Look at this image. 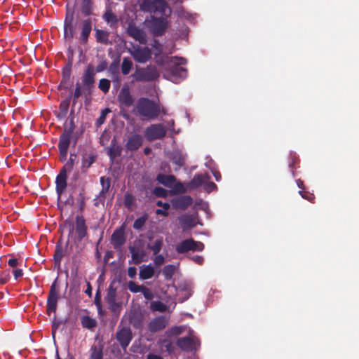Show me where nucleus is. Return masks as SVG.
<instances>
[{"mask_svg": "<svg viewBox=\"0 0 359 359\" xmlns=\"http://www.w3.org/2000/svg\"><path fill=\"white\" fill-rule=\"evenodd\" d=\"M136 109L138 115L147 120H155L161 113L159 105L147 97L138 100Z\"/></svg>", "mask_w": 359, "mask_h": 359, "instance_id": "nucleus-1", "label": "nucleus"}, {"mask_svg": "<svg viewBox=\"0 0 359 359\" xmlns=\"http://www.w3.org/2000/svg\"><path fill=\"white\" fill-rule=\"evenodd\" d=\"M142 11L150 13L167 15L166 11H168V15L171 13V10L168 6L165 0H143L140 4Z\"/></svg>", "mask_w": 359, "mask_h": 359, "instance_id": "nucleus-2", "label": "nucleus"}, {"mask_svg": "<svg viewBox=\"0 0 359 359\" xmlns=\"http://www.w3.org/2000/svg\"><path fill=\"white\" fill-rule=\"evenodd\" d=\"M144 24L149 29L154 36H159L165 34L167 29L168 21L162 17L151 16V20H146Z\"/></svg>", "mask_w": 359, "mask_h": 359, "instance_id": "nucleus-3", "label": "nucleus"}, {"mask_svg": "<svg viewBox=\"0 0 359 359\" xmlns=\"http://www.w3.org/2000/svg\"><path fill=\"white\" fill-rule=\"evenodd\" d=\"M132 76L137 82H151L159 77V73L155 67L137 68Z\"/></svg>", "mask_w": 359, "mask_h": 359, "instance_id": "nucleus-4", "label": "nucleus"}, {"mask_svg": "<svg viewBox=\"0 0 359 359\" xmlns=\"http://www.w3.org/2000/svg\"><path fill=\"white\" fill-rule=\"evenodd\" d=\"M172 65L170 69V74L176 79H184L187 76V69L182 65L187 64V60L184 57H174L171 58Z\"/></svg>", "mask_w": 359, "mask_h": 359, "instance_id": "nucleus-5", "label": "nucleus"}, {"mask_svg": "<svg viewBox=\"0 0 359 359\" xmlns=\"http://www.w3.org/2000/svg\"><path fill=\"white\" fill-rule=\"evenodd\" d=\"M204 249V244L200 241H196L193 238L182 241L176 245L175 250L179 254H184L189 251L201 252Z\"/></svg>", "mask_w": 359, "mask_h": 359, "instance_id": "nucleus-6", "label": "nucleus"}, {"mask_svg": "<svg viewBox=\"0 0 359 359\" xmlns=\"http://www.w3.org/2000/svg\"><path fill=\"white\" fill-rule=\"evenodd\" d=\"M62 237H60L59 241L57 242L53 256L55 266L58 268L60 266L61 261L64 255H70L73 252V245L70 244L69 239L66 242V248L65 250L62 248Z\"/></svg>", "mask_w": 359, "mask_h": 359, "instance_id": "nucleus-7", "label": "nucleus"}, {"mask_svg": "<svg viewBox=\"0 0 359 359\" xmlns=\"http://www.w3.org/2000/svg\"><path fill=\"white\" fill-rule=\"evenodd\" d=\"M167 129L161 123L151 124L144 131V135L147 140L154 141L161 140L166 136Z\"/></svg>", "mask_w": 359, "mask_h": 359, "instance_id": "nucleus-8", "label": "nucleus"}, {"mask_svg": "<svg viewBox=\"0 0 359 359\" xmlns=\"http://www.w3.org/2000/svg\"><path fill=\"white\" fill-rule=\"evenodd\" d=\"M129 51L134 60L138 62L144 63L151 58V50L149 46H130Z\"/></svg>", "mask_w": 359, "mask_h": 359, "instance_id": "nucleus-9", "label": "nucleus"}, {"mask_svg": "<svg viewBox=\"0 0 359 359\" xmlns=\"http://www.w3.org/2000/svg\"><path fill=\"white\" fill-rule=\"evenodd\" d=\"M57 278L50 285L49 294L47 298L46 311L48 315L52 312L55 313L57 309V304L59 299V293L57 290Z\"/></svg>", "mask_w": 359, "mask_h": 359, "instance_id": "nucleus-10", "label": "nucleus"}, {"mask_svg": "<svg viewBox=\"0 0 359 359\" xmlns=\"http://www.w3.org/2000/svg\"><path fill=\"white\" fill-rule=\"evenodd\" d=\"M133 333L129 327H118L116 339L123 350H126L133 339Z\"/></svg>", "mask_w": 359, "mask_h": 359, "instance_id": "nucleus-11", "label": "nucleus"}, {"mask_svg": "<svg viewBox=\"0 0 359 359\" xmlns=\"http://www.w3.org/2000/svg\"><path fill=\"white\" fill-rule=\"evenodd\" d=\"M128 248L131 254V260L129 261V264L137 265L145 260L147 252L142 245L134 244L130 245Z\"/></svg>", "mask_w": 359, "mask_h": 359, "instance_id": "nucleus-12", "label": "nucleus"}, {"mask_svg": "<svg viewBox=\"0 0 359 359\" xmlns=\"http://www.w3.org/2000/svg\"><path fill=\"white\" fill-rule=\"evenodd\" d=\"M193 198L189 195H182L175 197L170 200L173 209L185 210L193 203Z\"/></svg>", "mask_w": 359, "mask_h": 359, "instance_id": "nucleus-13", "label": "nucleus"}, {"mask_svg": "<svg viewBox=\"0 0 359 359\" xmlns=\"http://www.w3.org/2000/svg\"><path fill=\"white\" fill-rule=\"evenodd\" d=\"M128 34L137 41L140 43L144 44L147 42V34L143 29L137 27L135 23H129L127 28Z\"/></svg>", "mask_w": 359, "mask_h": 359, "instance_id": "nucleus-14", "label": "nucleus"}, {"mask_svg": "<svg viewBox=\"0 0 359 359\" xmlns=\"http://www.w3.org/2000/svg\"><path fill=\"white\" fill-rule=\"evenodd\" d=\"M67 14L64 22V36L66 40H70L74 36L75 26L73 23L74 12H69L67 10Z\"/></svg>", "mask_w": 359, "mask_h": 359, "instance_id": "nucleus-15", "label": "nucleus"}, {"mask_svg": "<svg viewBox=\"0 0 359 359\" xmlns=\"http://www.w3.org/2000/svg\"><path fill=\"white\" fill-rule=\"evenodd\" d=\"M177 346L182 351L190 352L192 351L196 345H200V341L198 339H194L190 337H184L179 338L177 340Z\"/></svg>", "mask_w": 359, "mask_h": 359, "instance_id": "nucleus-16", "label": "nucleus"}, {"mask_svg": "<svg viewBox=\"0 0 359 359\" xmlns=\"http://www.w3.org/2000/svg\"><path fill=\"white\" fill-rule=\"evenodd\" d=\"M67 172H66L65 169H61L59 174L56 177L55 191L58 197L61 196L67 188Z\"/></svg>", "mask_w": 359, "mask_h": 359, "instance_id": "nucleus-17", "label": "nucleus"}, {"mask_svg": "<svg viewBox=\"0 0 359 359\" xmlns=\"http://www.w3.org/2000/svg\"><path fill=\"white\" fill-rule=\"evenodd\" d=\"M116 289L114 287L113 283H111L107 289L105 300L109 305V309L112 312H116L119 308V304L116 302Z\"/></svg>", "mask_w": 359, "mask_h": 359, "instance_id": "nucleus-18", "label": "nucleus"}, {"mask_svg": "<svg viewBox=\"0 0 359 359\" xmlns=\"http://www.w3.org/2000/svg\"><path fill=\"white\" fill-rule=\"evenodd\" d=\"M118 99L120 104L125 107H130L134 103V98L133 97L128 86H125L121 90L118 95Z\"/></svg>", "mask_w": 359, "mask_h": 359, "instance_id": "nucleus-19", "label": "nucleus"}, {"mask_svg": "<svg viewBox=\"0 0 359 359\" xmlns=\"http://www.w3.org/2000/svg\"><path fill=\"white\" fill-rule=\"evenodd\" d=\"M143 137L139 134L130 135L126 144V148L128 151H135L137 150L143 143Z\"/></svg>", "mask_w": 359, "mask_h": 359, "instance_id": "nucleus-20", "label": "nucleus"}, {"mask_svg": "<svg viewBox=\"0 0 359 359\" xmlns=\"http://www.w3.org/2000/svg\"><path fill=\"white\" fill-rule=\"evenodd\" d=\"M168 320L165 316H161L150 321L148 325L149 330L151 332L161 331L166 327Z\"/></svg>", "mask_w": 359, "mask_h": 359, "instance_id": "nucleus-21", "label": "nucleus"}, {"mask_svg": "<svg viewBox=\"0 0 359 359\" xmlns=\"http://www.w3.org/2000/svg\"><path fill=\"white\" fill-rule=\"evenodd\" d=\"M76 233L77 234V240L80 242L84 237L87 236V226L86 221L83 216L77 215L76 217Z\"/></svg>", "mask_w": 359, "mask_h": 359, "instance_id": "nucleus-22", "label": "nucleus"}, {"mask_svg": "<svg viewBox=\"0 0 359 359\" xmlns=\"http://www.w3.org/2000/svg\"><path fill=\"white\" fill-rule=\"evenodd\" d=\"M111 244L114 249L120 248L126 242V236L123 227L116 229L111 235Z\"/></svg>", "mask_w": 359, "mask_h": 359, "instance_id": "nucleus-23", "label": "nucleus"}, {"mask_svg": "<svg viewBox=\"0 0 359 359\" xmlns=\"http://www.w3.org/2000/svg\"><path fill=\"white\" fill-rule=\"evenodd\" d=\"M95 70L93 65H89L82 77V81L84 85V86L88 89L90 90L91 88H93L94 83H95Z\"/></svg>", "mask_w": 359, "mask_h": 359, "instance_id": "nucleus-24", "label": "nucleus"}, {"mask_svg": "<svg viewBox=\"0 0 359 359\" xmlns=\"http://www.w3.org/2000/svg\"><path fill=\"white\" fill-rule=\"evenodd\" d=\"M210 177L208 173L196 174L193 179L189 182L188 187L191 189H197L201 186H203L204 183L209 180Z\"/></svg>", "mask_w": 359, "mask_h": 359, "instance_id": "nucleus-25", "label": "nucleus"}, {"mask_svg": "<svg viewBox=\"0 0 359 359\" xmlns=\"http://www.w3.org/2000/svg\"><path fill=\"white\" fill-rule=\"evenodd\" d=\"M121 147L118 144L116 140L114 138L107 148V154L110 160L114 161L116 158L121 156Z\"/></svg>", "mask_w": 359, "mask_h": 359, "instance_id": "nucleus-26", "label": "nucleus"}, {"mask_svg": "<svg viewBox=\"0 0 359 359\" xmlns=\"http://www.w3.org/2000/svg\"><path fill=\"white\" fill-rule=\"evenodd\" d=\"M100 184L102 189L99 193L98 198L100 201H104L106 198V194L109 191L111 187V180L108 177L102 176L100 177Z\"/></svg>", "mask_w": 359, "mask_h": 359, "instance_id": "nucleus-27", "label": "nucleus"}, {"mask_svg": "<svg viewBox=\"0 0 359 359\" xmlns=\"http://www.w3.org/2000/svg\"><path fill=\"white\" fill-rule=\"evenodd\" d=\"M70 140H65V139H62V138H60L59 139V142H58V149H59V151H60V158H61V161H65L66 160V158H67V152H68V148L69 147V144H70Z\"/></svg>", "mask_w": 359, "mask_h": 359, "instance_id": "nucleus-28", "label": "nucleus"}, {"mask_svg": "<svg viewBox=\"0 0 359 359\" xmlns=\"http://www.w3.org/2000/svg\"><path fill=\"white\" fill-rule=\"evenodd\" d=\"M154 272V268L151 266V264L142 265L140 270V278L142 280L149 279L153 277Z\"/></svg>", "mask_w": 359, "mask_h": 359, "instance_id": "nucleus-29", "label": "nucleus"}, {"mask_svg": "<svg viewBox=\"0 0 359 359\" xmlns=\"http://www.w3.org/2000/svg\"><path fill=\"white\" fill-rule=\"evenodd\" d=\"M156 180L159 183L168 187H172V184L177 180L174 175L164 174H158L156 177Z\"/></svg>", "mask_w": 359, "mask_h": 359, "instance_id": "nucleus-30", "label": "nucleus"}, {"mask_svg": "<svg viewBox=\"0 0 359 359\" xmlns=\"http://www.w3.org/2000/svg\"><path fill=\"white\" fill-rule=\"evenodd\" d=\"M74 129H75V124H74V118L73 116L69 120V127H67L66 126H65L64 130H63L62 133L60 135V138H62V139H65V140H68L71 141V137L72 136Z\"/></svg>", "mask_w": 359, "mask_h": 359, "instance_id": "nucleus-31", "label": "nucleus"}, {"mask_svg": "<svg viewBox=\"0 0 359 359\" xmlns=\"http://www.w3.org/2000/svg\"><path fill=\"white\" fill-rule=\"evenodd\" d=\"M171 160L177 165L175 170H178L184 165L185 156L180 151H175L172 154Z\"/></svg>", "mask_w": 359, "mask_h": 359, "instance_id": "nucleus-32", "label": "nucleus"}, {"mask_svg": "<svg viewBox=\"0 0 359 359\" xmlns=\"http://www.w3.org/2000/svg\"><path fill=\"white\" fill-rule=\"evenodd\" d=\"M91 21L89 19L83 20L82 22V30L81 34V39L83 43L87 41L88 36L91 32Z\"/></svg>", "mask_w": 359, "mask_h": 359, "instance_id": "nucleus-33", "label": "nucleus"}, {"mask_svg": "<svg viewBox=\"0 0 359 359\" xmlns=\"http://www.w3.org/2000/svg\"><path fill=\"white\" fill-rule=\"evenodd\" d=\"M71 97V96H69L68 97H67L65 100L60 102L59 107L60 113L57 114V118L59 119H62L66 117L70 104Z\"/></svg>", "mask_w": 359, "mask_h": 359, "instance_id": "nucleus-34", "label": "nucleus"}, {"mask_svg": "<svg viewBox=\"0 0 359 359\" xmlns=\"http://www.w3.org/2000/svg\"><path fill=\"white\" fill-rule=\"evenodd\" d=\"M102 18L111 27L116 25L118 21L117 16L112 12L110 8L106 9Z\"/></svg>", "mask_w": 359, "mask_h": 359, "instance_id": "nucleus-35", "label": "nucleus"}, {"mask_svg": "<svg viewBox=\"0 0 359 359\" xmlns=\"http://www.w3.org/2000/svg\"><path fill=\"white\" fill-rule=\"evenodd\" d=\"M109 71L111 74V78L113 81L119 83L120 82V76H119V61H114L109 66Z\"/></svg>", "mask_w": 359, "mask_h": 359, "instance_id": "nucleus-36", "label": "nucleus"}, {"mask_svg": "<svg viewBox=\"0 0 359 359\" xmlns=\"http://www.w3.org/2000/svg\"><path fill=\"white\" fill-rule=\"evenodd\" d=\"M82 326L86 329H93L97 326V321L88 316H82L81 318Z\"/></svg>", "mask_w": 359, "mask_h": 359, "instance_id": "nucleus-37", "label": "nucleus"}, {"mask_svg": "<svg viewBox=\"0 0 359 359\" xmlns=\"http://www.w3.org/2000/svg\"><path fill=\"white\" fill-rule=\"evenodd\" d=\"M161 47L162 46H152V48H154V54L155 55V57H156V62L158 65H163L165 62L167 58V56L162 53Z\"/></svg>", "mask_w": 359, "mask_h": 359, "instance_id": "nucleus-38", "label": "nucleus"}, {"mask_svg": "<svg viewBox=\"0 0 359 359\" xmlns=\"http://www.w3.org/2000/svg\"><path fill=\"white\" fill-rule=\"evenodd\" d=\"M77 161V155L74 153H71L69 158L67 162L65 164L62 169H65L66 172H71Z\"/></svg>", "mask_w": 359, "mask_h": 359, "instance_id": "nucleus-39", "label": "nucleus"}, {"mask_svg": "<svg viewBox=\"0 0 359 359\" xmlns=\"http://www.w3.org/2000/svg\"><path fill=\"white\" fill-rule=\"evenodd\" d=\"M95 37L97 43H107L108 41L109 33L102 29H95Z\"/></svg>", "mask_w": 359, "mask_h": 359, "instance_id": "nucleus-40", "label": "nucleus"}, {"mask_svg": "<svg viewBox=\"0 0 359 359\" xmlns=\"http://www.w3.org/2000/svg\"><path fill=\"white\" fill-rule=\"evenodd\" d=\"M133 67V62L128 57H124L121 64V72L123 75L130 73Z\"/></svg>", "mask_w": 359, "mask_h": 359, "instance_id": "nucleus-41", "label": "nucleus"}, {"mask_svg": "<svg viewBox=\"0 0 359 359\" xmlns=\"http://www.w3.org/2000/svg\"><path fill=\"white\" fill-rule=\"evenodd\" d=\"M72 67V62H71V60H69L67 62V63L66 64V65L64 67V68L62 69V76H63V79L65 81H61L60 86L62 84V83H66L67 81V80L69 79L70 75H71Z\"/></svg>", "mask_w": 359, "mask_h": 359, "instance_id": "nucleus-42", "label": "nucleus"}, {"mask_svg": "<svg viewBox=\"0 0 359 359\" xmlns=\"http://www.w3.org/2000/svg\"><path fill=\"white\" fill-rule=\"evenodd\" d=\"M163 244V239L161 238L156 239L153 245H148L147 247L153 252V255H156L161 251Z\"/></svg>", "mask_w": 359, "mask_h": 359, "instance_id": "nucleus-43", "label": "nucleus"}, {"mask_svg": "<svg viewBox=\"0 0 359 359\" xmlns=\"http://www.w3.org/2000/svg\"><path fill=\"white\" fill-rule=\"evenodd\" d=\"M175 271V267L174 265L168 264L163 267V275L166 280H170L172 278Z\"/></svg>", "mask_w": 359, "mask_h": 359, "instance_id": "nucleus-44", "label": "nucleus"}, {"mask_svg": "<svg viewBox=\"0 0 359 359\" xmlns=\"http://www.w3.org/2000/svg\"><path fill=\"white\" fill-rule=\"evenodd\" d=\"M147 220V215H144L142 217L137 218L133 223V228L136 230H140L145 224Z\"/></svg>", "mask_w": 359, "mask_h": 359, "instance_id": "nucleus-45", "label": "nucleus"}, {"mask_svg": "<svg viewBox=\"0 0 359 359\" xmlns=\"http://www.w3.org/2000/svg\"><path fill=\"white\" fill-rule=\"evenodd\" d=\"M81 12L84 15H89L92 13V5L89 0L83 1Z\"/></svg>", "mask_w": 359, "mask_h": 359, "instance_id": "nucleus-46", "label": "nucleus"}, {"mask_svg": "<svg viewBox=\"0 0 359 359\" xmlns=\"http://www.w3.org/2000/svg\"><path fill=\"white\" fill-rule=\"evenodd\" d=\"M98 88L104 93H107L110 88V81L107 79L100 80Z\"/></svg>", "mask_w": 359, "mask_h": 359, "instance_id": "nucleus-47", "label": "nucleus"}, {"mask_svg": "<svg viewBox=\"0 0 359 359\" xmlns=\"http://www.w3.org/2000/svg\"><path fill=\"white\" fill-rule=\"evenodd\" d=\"M143 286L137 285L134 281H129L128 283V290L133 293L140 292Z\"/></svg>", "mask_w": 359, "mask_h": 359, "instance_id": "nucleus-48", "label": "nucleus"}, {"mask_svg": "<svg viewBox=\"0 0 359 359\" xmlns=\"http://www.w3.org/2000/svg\"><path fill=\"white\" fill-rule=\"evenodd\" d=\"M102 357L103 354L102 349L97 348L96 346H93L92 348L90 359H102Z\"/></svg>", "mask_w": 359, "mask_h": 359, "instance_id": "nucleus-49", "label": "nucleus"}, {"mask_svg": "<svg viewBox=\"0 0 359 359\" xmlns=\"http://www.w3.org/2000/svg\"><path fill=\"white\" fill-rule=\"evenodd\" d=\"M94 304L97 309L99 313H101L102 311V303H101V292L100 289H98L96 292Z\"/></svg>", "mask_w": 359, "mask_h": 359, "instance_id": "nucleus-50", "label": "nucleus"}, {"mask_svg": "<svg viewBox=\"0 0 359 359\" xmlns=\"http://www.w3.org/2000/svg\"><path fill=\"white\" fill-rule=\"evenodd\" d=\"M154 194L158 197L165 198L168 196V191L161 187H156L154 189Z\"/></svg>", "mask_w": 359, "mask_h": 359, "instance_id": "nucleus-51", "label": "nucleus"}, {"mask_svg": "<svg viewBox=\"0 0 359 359\" xmlns=\"http://www.w3.org/2000/svg\"><path fill=\"white\" fill-rule=\"evenodd\" d=\"M299 194L301 195V196L304 198V199H306L307 201L311 202V203H313L314 202V199H315V196L313 194H311L308 191H306L304 190H300L299 191Z\"/></svg>", "mask_w": 359, "mask_h": 359, "instance_id": "nucleus-52", "label": "nucleus"}, {"mask_svg": "<svg viewBox=\"0 0 359 359\" xmlns=\"http://www.w3.org/2000/svg\"><path fill=\"white\" fill-rule=\"evenodd\" d=\"M151 309L155 311L163 312L165 311V305L161 302H154L151 304Z\"/></svg>", "mask_w": 359, "mask_h": 359, "instance_id": "nucleus-53", "label": "nucleus"}, {"mask_svg": "<svg viewBox=\"0 0 359 359\" xmlns=\"http://www.w3.org/2000/svg\"><path fill=\"white\" fill-rule=\"evenodd\" d=\"M81 95V88L79 83H76V88L73 95V106H75L78 99Z\"/></svg>", "mask_w": 359, "mask_h": 359, "instance_id": "nucleus-54", "label": "nucleus"}, {"mask_svg": "<svg viewBox=\"0 0 359 359\" xmlns=\"http://www.w3.org/2000/svg\"><path fill=\"white\" fill-rule=\"evenodd\" d=\"M174 192L176 194H184L187 192V189L184 187L182 182H177L173 187Z\"/></svg>", "mask_w": 359, "mask_h": 359, "instance_id": "nucleus-55", "label": "nucleus"}, {"mask_svg": "<svg viewBox=\"0 0 359 359\" xmlns=\"http://www.w3.org/2000/svg\"><path fill=\"white\" fill-rule=\"evenodd\" d=\"M109 112H110V110L108 108H106L102 111L100 116L97 119V124L98 126H100L104 123V121L106 120L107 114Z\"/></svg>", "mask_w": 359, "mask_h": 359, "instance_id": "nucleus-56", "label": "nucleus"}, {"mask_svg": "<svg viewBox=\"0 0 359 359\" xmlns=\"http://www.w3.org/2000/svg\"><path fill=\"white\" fill-rule=\"evenodd\" d=\"M95 156L90 154L88 158H83V166L85 168H89L91 164L95 161Z\"/></svg>", "mask_w": 359, "mask_h": 359, "instance_id": "nucleus-57", "label": "nucleus"}, {"mask_svg": "<svg viewBox=\"0 0 359 359\" xmlns=\"http://www.w3.org/2000/svg\"><path fill=\"white\" fill-rule=\"evenodd\" d=\"M62 226L64 228H66L68 229V231H69L68 237L69 238L70 236H72L74 233V223L72 221L66 220L64 222Z\"/></svg>", "mask_w": 359, "mask_h": 359, "instance_id": "nucleus-58", "label": "nucleus"}, {"mask_svg": "<svg viewBox=\"0 0 359 359\" xmlns=\"http://www.w3.org/2000/svg\"><path fill=\"white\" fill-rule=\"evenodd\" d=\"M10 280V273L9 271H2L0 273V284L4 285L8 282Z\"/></svg>", "mask_w": 359, "mask_h": 359, "instance_id": "nucleus-59", "label": "nucleus"}, {"mask_svg": "<svg viewBox=\"0 0 359 359\" xmlns=\"http://www.w3.org/2000/svg\"><path fill=\"white\" fill-rule=\"evenodd\" d=\"M140 292L142 293L144 298L147 300H151L154 297V295L151 290L145 286H143Z\"/></svg>", "mask_w": 359, "mask_h": 359, "instance_id": "nucleus-60", "label": "nucleus"}, {"mask_svg": "<svg viewBox=\"0 0 359 359\" xmlns=\"http://www.w3.org/2000/svg\"><path fill=\"white\" fill-rule=\"evenodd\" d=\"M203 187L205 190L208 192L212 191L217 189V185L212 182H209V180L204 183Z\"/></svg>", "mask_w": 359, "mask_h": 359, "instance_id": "nucleus-61", "label": "nucleus"}, {"mask_svg": "<svg viewBox=\"0 0 359 359\" xmlns=\"http://www.w3.org/2000/svg\"><path fill=\"white\" fill-rule=\"evenodd\" d=\"M182 224L187 227L191 228L194 225L193 224V220L190 216H187L181 220Z\"/></svg>", "mask_w": 359, "mask_h": 359, "instance_id": "nucleus-62", "label": "nucleus"}, {"mask_svg": "<svg viewBox=\"0 0 359 359\" xmlns=\"http://www.w3.org/2000/svg\"><path fill=\"white\" fill-rule=\"evenodd\" d=\"M134 198L130 194H126L124 196V204L126 208H130L133 203Z\"/></svg>", "mask_w": 359, "mask_h": 359, "instance_id": "nucleus-63", "label": "nucleus"}, {"mask_svg": "<svg viewBox=\"0 0 359 359\" xmlns=\"http://www.w3.org/2000/svg\"><path fill=\"white\" fill-rule=\"evenodd\" d=\"M156 256L154 258V264L156 265V266H161L164 262H165V259H164V257L162 255H156Z\"/></svg>", "mask_w": 359, "mask_h": 359, "instance_id": "nucleus-64", "label": "nucleus"}]
</instances>
